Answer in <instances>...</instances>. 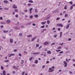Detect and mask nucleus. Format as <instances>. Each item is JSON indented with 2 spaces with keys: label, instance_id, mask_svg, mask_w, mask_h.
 <instances>
[{
  "label": "nucleus",
  "instance_id": "f257e3e1",
  "mask_svg": "<svg viewBox=\"0 0 75 75\" xmlns=\"http://www.w3.org/2000/svg\"><path fill=\"white\" fill-rule=\"evenodd\" d=\"M57 26L58 27H63V25L61 23H58L57 24Z\"/></svg>",
  "mask_w": 75,
  "mask_h": 75
},
{
  "label": "nucleus",
  "instance_id": "f03ea898",
  "mask_svg": "<svg viewBox=\"0 0 75 75\" xmlns=\"http://www.w3.org/2000/svg\"><path fill=\"white\" fill-rule=\"evenodd\" d=\"M54 71V69H52V68H50L49 69L48 72H53Z\"/></svg>",
  "mask_w": 75,
  "mask_h": 75
},
{
  "label": "nucleus",
  "instance_id": "7ed1b4c3",
  "mask_svg": "<svg viewBox=\"0 0 75 75\" xmlns=\"http://www.w3.org/2000/svg\"><path fill=\"white\" fill-rule=\"evenodd\" d=\"M63 63H64V67H67L68 65V63H67V62H66V61H64L63 62Z\"/></svg>",
  "mask_w": 75,
  "mask_h": 75
},
{
  "label": "nucleus",
  "instance_id": "20e7f679",
  "mask_svg": "<svg viewBox=\"0 0 75 75\" xmlns=\"http://www.w3.org/2000/svg\"><path fill=\"white\" fill-rule=\"evenodd\" d=\"M4 3H5V4H8V1L7 0H4L3 1Z\"/></svg>",
  "mask_w": 75,
  "mask_h": 75
},
{
  "label": "nucleus",
  "instance_id": "39448f33",
  "mask_svg": "<svg viewBox=\"0 0 75 75\" xmlns=\"http://www.w3.org/2000/svg\"><path fill=\"white\" fill-rule=\"evenodd\" d=\"M15 55L14 54H8V55H10L9 56V57H10L11 56H14Z\"/></svg>",
  "mask_w": 75,
  "mask_h": 75
},
{
  "label": "nucleus",
  "instance_id": "423d86ee",
  "mask_svg": "<svg viewBox=\"0 0 75 75\" xmlns=\"http://www.w3.org/2000/svg\"><path fill=\"white\" fill-rule=\"evenodd\" d=\"M9 41L10 42V43H13V39L12 38H11L10 39Z\"/></svg>",
  "mask_w": 75,
  "mask_h": 75
},
{
  "label": "nucleus",
  "instance_id": "0eeeda50",
  "mask_svg": "<svg viewBox=\"0 0 75 75\" xmlns=\"http://www.w3.org/2000/svg\"><path fill=\"white\" fill-rule=\"evenodd\" d=\"M13 8H17V7L16 6V5L14 4L13 5Z\"/></svg>",
  "mask_w": 75,
  "mask_h": 75
},
{
  "label": "nucleus",
  "instance_id": "6e6552de",
  "mask_svg": "<svg viewBox=\"0 0 75 75\" xmlns=\"http://www.w3.org/2000/svg\"><path fill=\"white\" fill-rule=\"evenodd\" d=\"M47 23V21H45L44 22H41V24H42V25H44V24H45V23Z\"/></svg>",
  "mask_w": 75,
  "mask_h": 75
},
{
  "label": "nucleus",
  "instance_id": "1a4fd4ad",
  "mask_svg": "<svg viewBox=\"0 0 75 75\" xmlns=\"http://www.w3.org/2000/svg\"><path fill=\"white\" fill-rule=\"evenodd\" d=\"M6 21L7 22L6 23H10V20H6Z\"/></svg>",
  "mask_w": 75,
  "mask_h": 75
},
{
  "label": "nucleus",
  "instance_id": "9d476101",
  "mask_svg": "<svg viewBox=\"0 0 75 75\" xmlns=\"http://www.w3.org/2000/svg\"><path fill=\"white\" fill-rule=\"evenodd\" d=\"M49 43L48 42H46L44 43V45H47Z\"/></svg>",
  "mask_w": 75,
  "mask_h": 75
},
{
  "label": "nucleus",
  "instance_id": "9b49d317",
  "mask_svg": "<svg viewBox=\"0 0 75 75\" xmlns=\"http://www.w3.org/2000/svg\"><path fill=\"white\" fill-rule=\"evenodd\" d=\"M3 33H8V30H4L3 31Z\"/></svg>",
  "mask_w": 75,
  "mask_h": 75
},
{
  "label": "nucleus",
  "instance_id": "f8f14e48",
  "mask_svg": "<svg viewBox=\"0 0 75 75\" xmlns=\"http://www.w3.org/2000/svg\"><path fill=\"white\" fill-rule=\"evenodd\" d=\"M69 27V25H67L66 26V29H68Z\"/></svg>",
  "mask_w": 75,
  "mask_h": 75
},
{
  "label": "nucleus",
  "instance_id": "ddd939ff",
  "mask_svg": "<svg viewBox=\"0 0 75 75\" xmlns=\"http://www.w3.org/2000/svg\"><path fill=\"white\" fill-rule=\"evenodd\" d=\"M49 18H50V16L49 17L46 16V17L45 18V20H48V19H49Z\"/></svg>",
  "mask_w": 75,
  "mask_h": 75
},
{
  "label": "nucleus",
  "instance_id": "4468645a",
  "mask_svg": "<svg viewBox=\"0 0 75 75\" xmlns=\"http://www.w3.org/2000/svg\"><path fill=\"white\" fill-rule=\"evenodd\" d=\"M31 10H33V8H30L29 10L30 14H31Z\"/></svg>",
  "mask_w": 75,
  "mask_h": 75
},
{
  "label": "nucleus",
  "instance_id": "2eb2a0df",
  "mask_svg": "<svg viewBox=\"0 0 75 75\" xmlns=\"http://www.w3.org/2000/svg\"><path fill=\"white\" fill-rule=\"evenodd\" d=\"M13 68H14V69H18V68H17V67H16V66H13Z\"/></svg>",
  "mask_w": 75,
  "mask_h": 75
},
{
  "label": "nucleus",
  "instance_id": "dca6fc26",
  "mask_svg": "<svg viewBox=\"0 0 75 75\" xmlns=\"http://www.w3.org/2000/svg\"><path fill=\"white\" fill-rule=\"evenodd\" d=\"M28 2L29 3H34V2H33V1L31 0L28 1Z\"/></svg>",
  "mask_w": 75,
  "mask_h": 75
},
{
  "label": "nucleus",
  "instance_id": "f3484780",
  "mask_svg": "<svg viewBox=\"0 0 75 75\" xmlns=\"http://www.w3.org/2000/svg\"><path fill=\"white\" fill-rule=\"evenodd\" d=\"M21 64H24V61L23 60H21Z\"/></svg>",
  "mask_w": 75,
  "mask_h": 75
},
{
  "label": "nucleus",
  "instance_id": "a211bd4d",
  "mask_svg": "<svg viewBox=\"0 0 75 75\" xmlns=\"http://www.w3.org/2000/svg\"><path fill=\"white\" fill-rule=\"evenodd\" d=\"M3 73L4 75H6V71H3Z\"/></svg>",
  "mask_w": 75,
  "mask_h": 75
},
{
  "label": "nucleus",
  "instance_id": "6ab92c4d",
  "mask_svg": "<svg viewBox=\"0 0 75 75\" xmlns=\"http://www.w3.org/2000/svg\"><path fill=\"white\" fill-rule=\"evenodd\" d=\"M14 28L15 30H19V28H17V27H15Z\"/></svg>",
  "mask_w": 75,
  "mask_h": 75
},
{
  "label": "nucleus",
  "instance_id": "aec40b11",
  "mask_svg": "<svg viewBox=\"0 0 75 75\" xmlns=\"http://www.w3.org/2000/svg\"><path fill=\"white\" fill-rule=\"evenodd\" d=\"M47 52V54H51V52L50 51H48Z\"/></svg>",
  "mask_w": 75,
  "mask_h": 75
},
{
  "label": "nucleus",
  "instance_id": "412c9836",
  "mask_svg": "<svg viewBox=\"0 0 75 75\" xmlns=\"http://www.w3.org/2000/svg\"><path fill=\"white\" fill-rule=\"evenodd\" d=\"M62 32H61L60 33V38H61L62 37Z\"/></svg>",
  "mask_w": 75,
  "mask_h": 75
},
{
  "label": "nucleus",
  "instance_id": "4be33fe9",
  "mask_svg": "<svg viewBox=\"0 0 75 75\" xmlns=\"http://www.w3.org/2000/svg\"><path fill=\"white\" fill-rule=\"evenodd\" d=\"M47 23L48 24H49L50 23V21L49 20H47Z\"/></svg>",
  "mask_w": 75,
  "mask_h": 75
},
{
  "label": "nucleus",
  "instance_id": "5701e85b",
  "mask_svg": "<svg viewBox=\"0 0 75 75\" xmlns=\"http://www.w3.org/2000/svg\"><path fill=\"white\" fill-rule=\"evenodd\" d=\"M32 37V35H28L27 36L28 37Z\"/></svg>",
  "mask_w": 75,
  "mask_h": 75
},
{
  "label": "nucleus",
  "instance_id": "b1692460",
  "mask_svg": "<svg viewBox=\"0 0 75 75\" xmlns=\"http://www.w3.org/2000/svg\"><path fill=\"white\" fill-rule=\"evenodd\" d=\"M36 38H32L31 40V41H34V40H35V39H36Z\"/></svg>",
  "mask_w": 75,
  "mask_h": 75
},
{
  "label": "nucleus",
  "instance_id": "393cba45",
  "mask_svg": "<svg viewBox=\"0 0 75 75\" xmlns=\"http://www.w3.org/2000/svg\"><path fill=\"white\" fill-rule=\"evenodd\" d=\"M44 27H45V25H43L42 26L40 27V28H44Z\"/></svg>",
  "mask_w": 75,
  "mask_h": 75
},
{
  "label": "nucleus",
  "instance_id": "a878e982",
  "mask_svg": "<svg viewBox=\"0 0 75 75\" xmlns=\"http://www.w3.org/2000/svg\"><path fill=\"white\" fill-rule=\"evenodd\" d=\"M19 35L20 37H21L23 35V34L21 33H20L19 34Z\"/></svg>",
  "mask_w": 75,
  "mask_h": 75
},
{
  "label": "nucleus",
  "instance_id": "bb28decb",
  "mask_svg": "<svg viewBox=\"0 0 75 75\" xmlns=\"http://www.w3.org/2000/svg\"><path fill=\"white\" fill-rule=\"evenodd\" d=\"M57 37V35H53V37L54 38H56Z\"/></svg>",
  "mask_w": 75,
  "mask_h": 75
},
{
  "label": "nucleus",
  "instance_id": "cd10ccee",
  "mask_svg": "<svg viewBox=\"0 0 75 75\" xmlns=\"http://www.w3.org/2000/svg\"><path fill=\"white\" fill-rule=\"evenodd\" d=\"M9 62V60H6L4 61L5 62Z\"/></svg>",
  "mask_w": 75,
  "mask_h": 75
},
{
  "label": "nucleus",
  "instance_id": "c85d7f7f",
  "mask_svg": "<svg viewBox=\"0 0 75 75\" xmlns=\"http://www.w3.org/2000/svg\"><path fill=\"white\" fill-rule=\"evenodd\" d=\"M20 14H24V13L23 12L21 11H20Z\"/></svg>",
  "mask_w": 75,
  "mask_h": 75
},
{
  "label": "nucleus",
  "instance_id": "c756f323",
  "mask_svg": "<svg viewBox=\"0 0 75 75\" xmlns=\"http://www.w3.org/2000/svg\"><path fill=\"white\" fill-rule=\"evenodd\" d=\"M35 64H37V63H38V60H35Z\"/></svg>",
  "mask_w": 75,
  "mask_h": 75
},
{
  "label": "nucleus",
  "instance_id": "7c9ffc66",
  "mask_svg": "<svg viewBox=\"0 0 75 75\" xmlns=\"http://www.w3.org/2000/svg\"><path fill=\"white\" fill-rule=\"evenodd\" d=\"M31 22H29L27 24H26V25H30L31 24Z\"/></svg>",
  "mask_w": 75,
  "mask_h": 75
},
{
  "label": "nucleus",
  "instance_id": "2f4dec72",
  "mask_svg": "<svg viewBox=\"0 0 75 75\" xmlns=\"http://www.w3.org/2000/svg\"><path fill=\"white\" fill-rule=\"evenodd\" d=\"M34 17H36V18H37V17H38V15H34Z\"/></svg>",
  "mask_w": 75,
  "mask_h": 75
},
{
  "label": "nucleus",
  "instance_id": "473e14b6",
  "mask_svg": "<svg viewBox=\"0 0 75 75\" xmlns=\"http://www.w3.org/2000/svg\"><path fill=\"white\" fill-rule=\"evenodd\" d=\"M42 48V45H40V47L38 48V49L39 50H40V49H41Z\"/></svg>",
  "mask_w": 75,
  "mask_h": 75
},
{
  "label": "nucleus",
  "instance_id": "72a5a7b5",
  "mask_svg": "<svg viewBox=\"0 0 75 75\" xmlns=\"http://www.w3.org/2000/svg\"><path fill=\"white\" fill-rule=\"evenodd\" d=\"M65 17H68V14H66L64 15Z\"/></svg>",
  "mask_w": 75,
  "mask_h": 75
},
{
  "label": "nucleus",
  "instance_id": "f704fd0d",
  "mask_svg": "<svg viewBox=\"0 0 75 75\" xmlns=\"http://www.w3.org/2000/svg\"><path fill=\"white\" fill-rule=\"evenodd\" d=\"M5 23L4 22H2L1 23V24H5Z\"/></svg>",
  "mask_w": 75,
  "mask_h": 75
},
{
  "label": "nucleus",
  "instance_id": "c9c22d12",
  "mask_svg": "<svg viewBox=\"0 0 75 75\" xmlns=\"http://www.w3.org/2000/svg\"><path fill=\"white\" fill-rule=\"evenodd\" d=\"M12 72V74H15L16 73V71H13Z\"/></svg>",
  "mask_w": 75,
  "mask_h": 75
},
{
  "label": "nucleus",
  "instance_id": "e433bc0d",
  "mask_svg": "<svg viewBox=\"0 0 75 75\" xmlns=\"http://www.w3.org/2000/svg\"><path fill=\"white\" fill-rule=\"evenodd\" d=\"M69 3L70 4H73V2L72 1H70L69 2Z\"/></svg>",
  "mask_w": 75,
  "mask_h": 75
},
{
  "label": "nucleus",
  "instance_id": "4c0bfd02",
  "mask_svg": "<svg viewBox=\"0 0 75 75\" xmlns=\"http://www.w3.org/2000/svg\"><path fill=\"white\" fill-rule=\"evenodd\" d=\"M63 53H64V52L62 51H61L59 52V54H62Z\"/></svg>",
  "mask_w": 75,
  "mask_h": 75
},
{
  "label": "nucleus",
  "instance_id": "58836bf2",
  "mask_svg": "<svg viewBox=\"0 0 75 75\" xmlns=\"http://www.w3.org/2000/svg\"><path fill=\"white\" fill-rule=\"evenodd\" d=\"M60 19V18L59 17L57 18H56V20H59Z\"/></svg>",
  "mask_w": 75,
  "mask_h": 75
},
{
  "label": "nucleus",
  "instance_id": "ea45409f",
  "mask_svg": "<svg viewBox=\"0 0 75 75\" xmlns=\"http://www.w3.org/2000/svg\"><path fill=\"white\" fill-rule=\"evenodd\" d=\"M1 69H2V70L4 69V68L2 66H1Z\"/></svg>",
  "mask_w": 75,
  "mask_h": 75
},
{
  "label": "nucleus",
  "instance_id": "a19ab883",
  "mask_svg": "<svg viewBox=\"0 0 75 75\" xmlns=\"http://www.w3.org/2000/svg\"><path fill=\"white\" fill-rule=\"evenodd\" d=\"M72 8H73V6H72L71 7L70 10H72Z\"/></svg>",
  "mask_w": 75,
  "mask_h": 75
},
{
  "label": "nucleus",
  "instance_id": "79ce46f5",
  "mask_svg": "<svg viewBox=\"0 0 75 75\" xmlns=\"http://www.w3.org/2000/svg\"><path fill=\"white\" fill-rule=\"evenodd\" d=\"M47 30V29H44L42 30V31H46Z\"/></svg>",
  "mask_w": 75,
  "mask_h": 75
},
{
  "label": "nucleus",
  "instance_id": "37998d69",
  "mask_svg": "<svg viewBox=\"0 0 75 75\" xmlns=\"http://www.w3.org/2000/svg\"><path fill=\"white\" fill-rule=\"evenodd\" d=\"M45 65H43L42 67V68H45Z\"/></svg>",
  "mask_w": 75,
  "mask_h": 75
},
{
  "label": "nucleus",
  "instance_id": "c03bdc74",
  "mask_svg": "<svg viewBox=\"0 0 75 75\" xmlns=\"http://www.w3.org/2000/svg\"><path fill=\"white\" fill-rule=\"evenodd\" d=\"M66 61L67 62H69V61H68V59H66Z\"/></svg>",
  "mask_w": 75,
  "mask_h": 75
},
{
  "label": "nucleus",
  "instance_id": "a18cd8bd",
  "mask_svg": "<svg viewBox=\"0 0 75 75\" xmlns=\"http://www.w3.org/2000/svg\"><path fill=\"white\" fill-rule=\"evenodd\" d=\"M4 9L6 10H8V8H4Z\"/></svg>",
  "mask_w": 75,
  "mask_h": 75
},
{
  "label": "nucleus",
  "instance_id": "49530a36",
  "mask_svg": "<svg viewBox=\"0 0 75 75\" xmlns=\"http://www.w3.org/2000/svg\"><path fill=\"white\" fill-rule=\"evenodd\" d=\"M28 6H31V4H28Z\"/></svg>",
  "mask_w": 75,
  "mask_h": 75
},
{
  "label": "nucleus",
  "instance_id": "de8ad7c7",
  "mask_svg": "<svg viewBox=\"0 0 75 75\" xmlns=\"http://www.w3.org/2000/svg\"><path fill=\"white\" fill-rule=\"evenodd\" d=\"M35 13H37V9H35Z\"/></svg>",
  "mask_w": 75,
  "mask_h": 75
},
{
  "label": "nucleus",
  "instance_id": "09e8293b",
  "mask_svg": "<svg viewBox=\"0 0 75 75\" xmlns=\"http://www.w3.org/2000/svg\"><path fill=\"white\" fill-rule=\"evenodd\" d=\"M47 17H50H50H51L50 14L48 15L47 16Z\"/></svg>",
  "mask_w": 75,
  "mask_h": 75
},
{
  "label": "nucleus",
  "instance_id": "8fccbe9b",
  "mask_svg": "<svg viewBox=\"0 0 75 75\" xmlns=\"http://www.w3.org/2000/svg\"><path fill=\"white\" fill-rule=\"evenodd\" d=\"M25 73V72H23L22 73V75H24V73Z\"/></svg>",
  "mask_w": 75,
  "mask_h": 75
},
{
  "label": "nucleus",
  "instance_id": "3c124183",
  "mask_svg": "<svg viewBox=\"0 0 75 75\" xmlns=\"http://www.w3.org/2000/svg\"><path fill=\"white\" fill-rule=\"evenodd\" d=\"M61 47H59L57 49H58V50L59 49H61Z\"/></svg>",
  "mask_w": 75,
  "mask_h": 75
},
{
  "label": "nucleus",
  "instance_id": "603ef678",
  "mask_svg": "<svg viewBox=\"0 0 75 75\" xmlns=\"http://www.w3.org/2000/svg\"><path fill=\"white\" fill-rule=\"evenodd\" d=\"M67 5L65 6H64V9L65 10H66V9H67Z\"/></svg>",
  "mask_w": 75,
  "mask_h": 75
},
{
  "label": "nucleus",
  "instance_id": "864d4df0",
  "mask_svg": "<svg viewBox=\"0 0 75 75\" xmlns=\"http://www.w3.org/2000/svg\"><path fill=\"white\" fill-rule=\"evenodd\" d=\"M57 30H58V31H60V30H61V28H58L57 29Z\"/></svg>",
  "mask_w": 75,
  "mask_h": 75
},
{
  "label": "nucleus",
  "instance_id": "5fc2aeb1",
  "mask_svg": "<svg viewBox=\"0 0 75 75\" xmlns=\"http://www.w3.org/2000/svg\"><path fill=\"white\" fill-rule=\"evenodd\" d=\"M33 55H35V54H38V52L37 53H34L33 54Z\"/></svg>",
  "mask_w": 75,
  "mask_h": 75
},
{
  "label": "nucleus",
  "instance_id": "6e6d98bb",
  "mask_svg": "<svg viewBox=\"0 0 75 75\" xmlns=\"http://www.w3.org/2000/svg\"><path fill=\"white\" fill-rule=\"evenodd\" d=\"M33 16H30V18H33Z\"/></svg>",
  "mask_w": 75,
  "mask_h": 75
},
{
  "label": "nucleus",
  "instance_id": "4d7b16f0",
  "mask_svg": "<svg viewBox=\"0 0 75 75\" xmlns=\"http://www.w3.org/2000/svg\"><path fill=\"white\" fill-rule=\"evenodd\" d=\"M14 10L16 12H17V11H18V10L17 9H15Z\"/></svg>",
  "mask_w": 75,
  "mask_h": 75
},
{
  "label": "nucleus",
  "instance_id": "13d9d810",
  "mask_svg": "<svg viewBox=\"0 0 75 75\" xmlns=\"http://www.w3.org/2000/svg\"><path fill=\"white\" fill-rule=\"evenodd\" d=\"M55 43H53L51 44V45H55Z\"/></svg>",
  "mask_w": 75,
  "mask_h": 75
},
{
  "label": "nucleus",
  "instance_id": "bf43d9fd",
  "mask_svg": "<svg viewBox=\"0 0 75 75\" xmlns=\"http://www.w3.org/2000/svg\"><path fill=\"white\" fill-rule=\"evenodd\" d=\"M33 57H31V58H30L29 59V61H31V59H32V58H33Z\"/></svg>",
  "mask_w": 75,
  "mask_h": 75
},
{
  "label": "nucleus",
  "instance_id": "052dcab7",
  "mask_svg": "<svg viewBox=\"0 0 75 75\" xmlns=\"http://www.w3.org/2000/svg\"><path fill=\"white\" fill-rule=\"evenodd\" d=\"M32 67H35V64H33Z\"/></svg>",
  "mask_w": 75,
  "mask_h": 75
},
{
  "label": "nucleus",
  "instance_id": "680f3d73",
  "mask_svg": "<svg viewBox=\"0 0 75 75\" xmlns=\"http://www.w3.org/2000/svg\"><path fill=\"white\" fill-rule=\"evenodd\" d=\"M50 63V62L49 61H47L46 62V64H49Z\"/></svg>",
  "mask_w": 75,
  "mask_h": 75
},
{
  "label": "nucleus",
  "instance_id": "e2e57ef3",
  "mask_svg": "<svg viewBox=\"0 0 75 75\" xmlns=\"http://www.w3.org/2000/svg\"><path fill=\"white\" fill-rule=\"evenodd\" d=\"M0 20H3V17H0Z\"/></svg>",
  "mask_w": 75,
  "mask_h": 75
},
{
  "label": "nucleus",
  "instance_id": "0e129e2a",
  "mask_svg": "<svg viewBox=\"0 0 75 75\" xmlns=\"http://www.w3.org/2000/svg\"><path fill=\"white\" fill-rule=\"evenodd\" d=\"M32 25H33V26H35V24L33 23V24H32Z\"/></svg>",
  "mask_w": 75,
  "mask_h": 75
},
{
  "label": "nucleus",
  "instance_id": "69168bd1",
  "mask_svg": "<svg viewBox=\"0 0 75 75\" xmlns=\"http://www.w3.org/2000/svg\"><path fill=\"white\" fill-rule=\"evenodd\" d=\"M52 69H54V68H55V67L54 66H52Z\"/></svg>",
  "mask_w": 75,
  "mask_h": 75
},
{
  "label": "nucleus",
  "instance_id": "338daca9",
  "mask_svg": "<svg viewBox=\"0 0 75 75\" xmlns=\"http://www.w3.org/2000/svg\"><path fill=\"white\" fill-rule=\"evenodd\" d=\"M19 56H20V57H21V53H19Z\"/></svg>",
  "mask_w": 75,
  "mask_h": 75
},
{
  "label": "nucleus",
  "instance_id": "774afa93",
  "mask_svg": "<svg viewBox=\"0 0 75 75\" xmlns=\"http://www.w3.org/2000/svg\"><path fill=\"white\" fill-rule=\"evenodd\" d=\"M69 73H70V74H72V71H69Z\"/></svg>",
  "mask_w": 75,
  "mask_h": 75
}]
</instances>
